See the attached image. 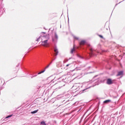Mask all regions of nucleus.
Segmentation results:
<instances>
[{"mask_svg":"<svg viewBox=\"0 0 125 125\" xmlns=\"http://www.w3.org/2000/svg\"><path fill=\"white\" fill-rule=\"evenodd\" d=\"M48 41H42V44L43 46H45L47 47L48 46V42H47Z\"/></svg>","mask_w":125,"mask_h":125,"instance_id":"obj_3","label":"nucleus"},{"mask_svg":"<svg viewBox=\"0 0 125 125\" xmlns=\"http://www.w3.org/2000/svg\"><path fill=\"white\" fill-rule=\"evenodd\" d=\"M70 65V64H66V67H68Z\"/></svg>","mask_w":125,"mask_h":125,"instance_id":"obj_17","label":"nucleus"},{"mask_svg":"<svg viewBox=\"0 0 125 125\" xmlns=\"http://www.w3.org/2000/svg\"><path fill=\"white\" fill-rule=\"evenodd\" d=\"M11 117H12V115H9L6 117V119H8V118H11Z\"/></svg>","mask_w":125,"mask_h":125,"instance_id":"obj_12","label":"nucleus"},{"mask_svg":"<svg viewBox=\"0 0 125 125\" xmlns=\"http://www.w3.org/2000/svg\"><path fill=\"white\" fill-rule=\"evenodd\" d=\"M74 51H75V47H74L72 49H71L70 53L72 54V53H74Z\"/></svg>","mask_w":125,"mask_h":125,"instance_id":"obj_9","label":"nucleus"},{"mask_svg":"<svg viewBox=\"0 0 125 125\" xmlns=\"http://www.w3.org/2000/svg\"><path fill=\"white\" fill-rule=\"evenodd\" d=\"M38 111H39V109H37V110H35L34 111H32L31 113V114H36V113H38Z\"/></svg>","mask_w":125,"mask_h":125,"instance_id":"obj_10","label":"nucleus"},{"mask_svg":"<svg viewBox=\"0 0 125 125\" xmlns=\"http://www.w3.org/2000/svg\"><path fill=\"white\" fill-rule=\"evenodd\" d=\"M41 125H46V124H45V122H44V121H42L41 123Z\"/></svg>","mask_w":125,"mask_h":125,"instance_id":"obj_11","label":"nucleus"},{"mask_svg":"<svg viewBox=\"0 0 125 125\" xmlns=\"http://www.w3.org/2000/svg\"><path fill=\"white\" fill-rule=\"evenodd\" d=\"M45 71V70H44L43 71H41V73H44Z\"/></svg>","mask_w":125,"mask_h":125,"instance_id":"obj_16","label":"nucleus"},{"mask_svg":"<svg viewBox=\"0 0 125 125\" xmlns=\"http://www.w3.org/2000/svg\"><path fill=\"white\" fill-rule=\"evenodd\" d=\"M54 52H55V53L54 54L55 56H57V55H58V49H57L56 48H55Z\"/></svg>","mask_w":125,"mask_h":125,"instance_id":"obj_5","label":"nucleus"},{"mask_svg":"<svg viewBox=\"0 0 125 125\" xmlns=\"http://www.w3.org/2000/svg\"><path fill=\"white\" fill-rule=\"evenodd\" d=\"M90 50L91 51V54H92V49H90Z\"/></svg>","mask_w":125,"mask_h":125,"instance_id":"obj_15","label":"nucleus"},{"mask_svg":"<svg viewBox=\"0 0 125 125\" xmlns=\"http://www.w3.org/2000/svg\"><path fill=\"white\" fill-rule=\"evenodd\" d=\"M109 102H111V100H107L104 102V103L107 104V103H109Z\"/></svg>","mask_w":125,"mask_h":125,"instance_id":"obj_8","label":"nucleus"},{"mask_svg":"<svg viewBox=\"0 0 125 125\" xmlns=\"http://www.w3.org/2000/svg\"><path fill=\"white\" fill-rule=\"evenodd\" d=\"M99 37H100V38H101V39H103V36L102 35H99Z\"/></svg>","mask_w":125,"mask_h":125,"instance_id":"obj_14","label":"nucleus"},{"mask_svg":"<svg viewBox=\"0 0 125 125\" xmlns=\"http://www.w3.org/2000/svg\"><path fill=\"white\" fill-rule=\"evenodd\" d=\"M85 44V41L82 40L80 42V45H84V44Z\"/></svg>","mask_w":125,"mask_h":125,"instance_id":"obj_6","label":"nucleus"},{"mask_svg":"<svg viewBox=\"0 0 125 125\" xmlns=\"http://www.w3.org/2000/svg\"><path fill=\"white\" fill-rule=\"evenodd\" d=\"M107 84H112V83H113V82L112 81V80H111L110 79H107Z\"/></svg>","mask_w":125,"mask_h":125,"instance_id":"obj_4","label":"nucleus"},{"mask_svg":"<svg viewBox=\"0 0 125 125\" xmlns=\"http://www.w3.org/2000/svg\"><path fill=\"white\" fill-rule=\"evenodd\" d=\"M74 38L75 39V40H78V38L77 37H74Z\"/></svg>","mask_w":125,"mask_h":125,"instance_id":"obj_19","label":"nucleus"},{"mask_svg":"<svg viewBox=\"0 0 125 125\" xmlns=\"http://www.w3.org/2000/svg\"><path fill=\"white\" fill-rule=\"evenodd\" d=\"M58 40V36L56 33L55 34V36L52 37V42H56Z\"/></svg>","mask_w":125,"mask_h":125,"instance_id":"obj_2","label":"nucleus"},{"mask_svg":"<svg viewBox=\"0 0 125 125\" xmlns=\"http://www.w3.org/2000/svg\"><path fill=\"white\" fill-rule=\"evenodd\" d=\"M124 74V71H120L118 72V74L117 75V77H119V76H122Z\"/></svg>","mask_w":125,"mask_h":125,"instance_id":"obj_7","label":"nucleus"},{"mask_svg":"<svg viewBox=\"0 0 125 125\" xmlns=\"http://www.w3.org/2000/svg\"><path fill=\"white\" fill-rule=\"evenodd\" d=\"M51 63H52V62H51L49 64H48L46 67L45 69H47V68H48V67H49L50 65L51 64Z\"/></svg>","mask_w":125,"mask_h":125,"instance_id":"obj_13","label":"nucleus"},{"mask_svg":"<svg viewBox=\"0 0 125 125\" xmlns=\"http://www.w3.org/2000/svg\"><path fill=\"white\" fill-rule=\"evenodd\" d=\"M41 74H42V72H41L38 73V75H41Z\"/></svg>","mask_w":125,"mask_h":125,"instance_id":"obj_18","label":"nucleus"},{"mask_svg":"<svg viewBox=\"0 0 125 125\" xmlns=\"http://www.w3.org/2000/svg\"><path fill=\"white\" fill-rule=\"evenodd\" d=\"M42 34H43V35L39 37V38L36 40V42H39L40 39H41L42 41H48V40H49V34H46L44 32L42 33Z\"/></svg>","mask_w":125,"mask_h":125,"instance_id":"obj_1","label":"nucleus"}]
</instances>
